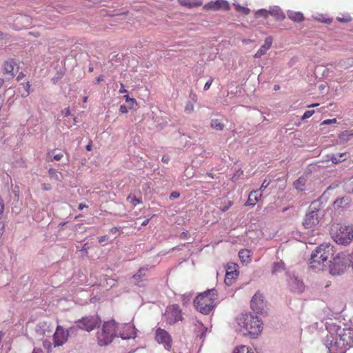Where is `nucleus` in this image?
I'll use <instances>...</instances> for the list:
<instances>
[{
	"label": "nucleus",
	"mask_w": 353,
	"mask_h": 353,
	"mask_svg": "<svg viewBox=\"0 0 353 353\" xmlns=\"http://www.w3.org/2000/svg\"><path fill=\"white\" fill-rule=\"evenodd\" d=\"M155 341L162 345L167 350H170L172 345V339L170 334L165 330L158 327L155 330Z\"/></svg>",
	"instance_id": "1a4fd4ad"
},
{
	"label": "nucleus",
	"mask_w": 353,
	"mask_h": 353,
	"mask_svg": "<svg viewBox=\"0 0 353 353\" xmlns=\"http://www.w3.org/2000/svg\"><path fill=\"white\" fill-rule=\"evenodd\" d=\"M119 92L120 94H123V93L127 92V90L125 89L124 85L122 83H121V88H120Z\"/></svg>",
	"instance_id": "13d9d810"
},
{
	"label": "nucleus",
	"mask_w": 353,
	"mask_h": 353,
	"mask_svg": "<svg viewBox=\"0 0 353 353\" xmlns=\"http://www.w3.org/2000/svg\"><path fill=\"white\" fill-rule=\"evenodd\" d=\"M63 154L61 153H59V154H55L54 157H53V160H55V161H59L61 160L62 158H63Z\"/></svg>",
	"instance_id": "864d4df0"
},
{
	"label": "nucleus",
	"mask_w": 353,
	"mask_h": 353,
	"mask_svg": "<svg viewBox=\"0 0 353 353\" xmlns=\"http://www.w3.org/2000/svg\"><path fill=\"white\" fill-rule=\"evenodd\" d=\"M88 208V206L87 205H85V204H83V203H80L79 205V209L80 210H83V208Z\"/></svg>",
	"instance_id": "680f3d73"
},
{
	"label": "nucleus",
	"mask_w": 353,
	"mask_h": 353,
	"mask_svg": "<svg viewBox=\"0 0 353 353\" xmlns=\"http://www.w3.org/2000/svg\"><path fill=\"white\" fill-rule=\"evenodd\" d=\"M348 260H349L350 263H351V265L353 268V251H352V253L349 256Z\"/></svg>",
	"instance_id": "052dcab7"
},
{
	"label": "nucleus",
	"mask_w": 353,
	"mask_h": 353,
	"mask_svg": "<svg viewBox=\"0 0 353 353\" xmlns=\"http://www.w3.org/2000/svg\"><path fill=\"white\" fill-rule=\"evenodd\" d=\"M306 183V179L304 176H301L296 179L293 185L295 189L299 191H303Z\"/></svg>",
	"instance_id": "5701e85b"
},
{
	"label": "nucleus",
	"mask_w": 353,
	"mask_h": 353,
	"mask_svg": "<svg viewBox=\"0 0 353 353\" xmlns=\"http://www.w3.org/2000/svg\"><path fill=\"white\" fill-rule=\"evenodd\" d=\"M284 270V263L282 261L275 262L272 265V273L276 274Z\"/></svg>",
	"instance_id": "bb28decb"
},
{
	"label": "nucleus",
	"mask_w": 353,
	"mask_h": 353,
	"mask_svg": "<svg viewBox=\"0 0 353 353\" xmlns=\"http://www.w3.org/2000/svg\"><path fill=\"white\" fill-rule=\"evenodd\" d=\"M179 3L182 6L188 8L198 7L201 6V0H178Z\"/></svg>",
	"instance_id": "6ab92c4d"
},
{
	"label": "nucleus",
	"mask_w": 353,
	"mask_h": 353,
	"mask_svg": "<svg viewBox=\"0 0 353 353\" xmlns=\"http://www.w3.org/2000/svg\"><path fill=\"white\" fill-rule=\"evenodd\" d=\"M43 189L44 190H50L51 189V185L50 183H43Z\"/></svg>",
	"instance_id": "4d7b16f0"
},
{
	"label": "nucleus",
	"mask_w": 353,
	"mask_h": 353,
	"mask_svg": "<svg viewBox=\"0 0 353 353\" xmlns=\"http://www.w3.org/2000/svg\"><path fill=\"white\" fill-rule=\"evenodd\" d=\"M147 269L143 268H140L138 272L133 275L132 279L136 281V284H139L143 281V279L147 276Z\"/></svg>",
	"instance_id": "4be33fe9"
},
{
	"label": "nucleus",
	"mask_w": 353,
	"mask_h": 353,
	"mask_svg": "<svg viewBox=\"0 0 353 353\" xmlns=\"http://www.w3.org/2000/svg\"><path fill=\"white\" fill-rule=\"evenodd\" d=\"M270 11H274V14H271L274 16L277 20L282 21L285 19V14L280 9H272Z\"/></svg>",
	"instance_id": "c85d7f7f"
},
{
	"label": "nucleus",
	"mask_w": 353,
	"mask_h": 353,
	"mask_svg": "<svg viewBox=\"0 0 353 353\" xmlns=\"http://www.w3.org/2000/svg\"><path fill=\"white\" fill-rule=\"evenodd\" d=\"M318 212L319 209L314 207L313 203L310 205L302 222V224L305 228H312L319 223Z\"/></svg>",
	"instance_id": "6e6552de"
},
{
	"label": "nucleus",
	"mask_w": 353,
	"mask_h": 353,
	"mask_svg": "<svg viewBox=\"0 0 353 353\" xmlns=\"http://www.w3.org/2000/svg\"><path fill=\"white\" fill-rule=\"evenodd\" d=\"M315 19L319 22H322L326 24H330L332 23V19L330 18L325 17L323 16H321L320 17H316Z\"/></svg>",
	"instance_id": "c9c22d12"
},
{
	"label": "nucleus",
	"mask_w": 353,
	"mask_h": 353,
	"mask_svg": "<svg viewBox=\"0 0 353 353\" xmlns=\"http://www.w3.org/2000/svg\"><path fill=\"white\" fill-rule=\"evenodd\" d=\"M124 98L126 102H131L133 104H137V101L135 100V99L130 98L129 95H125Z\"/></svg>",
	"instance_id": "a18cd8bd"
},
{
	"label": "nucleus",
	"mask_w": 353,
	"mask_h": 353,
	"mask_svg": "<svg viewBox=\"0 0 353 353\" xmlns=\"http://www.w3.org/2000/svg\"><path fill=\"white\" fill-rule=\"evenodd\" d=\"M262 193L259 192V190H252L248 195V200L246 201L245 205L246 206H254L261 199Z\"/></svg>",
	"instance_id": "2eb2a0df"
},
{
	"label": "nucleus",
	"mask_w": 353,
	"mask_h": 353,
	"mask_svg": "<svg viewBox=\"0 0 353 353\" xmlns=\"http://www.w3.org/2000/svg\"><path fill=\"white\" fill-rule=\"evenodd\" d=\"M21 85H23V87L24 88V89L26 90L25 93L21 94V97H26L30 94V87H31L30 83L29 81H27L25 83H21Z\"/></svg>",
	"instance_id": "72a5a7b5"
},
{
	"label": "nucleus",
	"mask_w": 353,
	"mask_h": 353,
	"mask_svg": "<svg viewBox=\"0 0 353 353\" xmlns=\"http://www.w3.org/2000/svg\"><path fill=\"white\" fill-rule=\"evenodd\" d=\"M232 205L233 201L228 200L222 203L219 209L221 212H225L228 210Z\"/></svg>",
	"instance_id": "2f4dec72"
},
{
	"label": "nucleus",
	"mask_w": 353,
	"mask_h": 353,
	"mask_svg": "<svg viewBox=\"0 0 353 353\" xmlns=\"http://www.w3.org/2000/svg\"><path fill=\"white\" fill-rule=\"evenodd\" d=\"M44 348L49 353L52 350V343L48 340H45L43 343Z\"/></svg>",
	"instance_id": "ea45409f"
},
{
	"label": "nucleus",
	"mask_w": 353,
	"mask_h": 353,
	"mask_svg": "<svg viewBox=\"0 0 353 353\" xmlns=\"http://www.w3.org/2000/svg\"><path fill=\"white\" fill-rule=\"evenodd\" d=\"M189 232L188 231H185L181 233L180 238L181 239H186L189 238Z\"/></svg>",
	"instance_id": "09e8293b"
},
{
	"label": "nucleus",
	"mask_w": 353,
	"mask_h": 353,
	"mask_svg": "<svg viewBox=\"0 0 353 353\" xmlns=\"http://www.w3.org/2000/svg\"><path fill=\"white\" fill-rule=\"evenodd\" d=\"M239 256L242 263H248L250 261L251 252L247 249L241 250L239 252Z\"/></svg>",
	"instance_id": "412c9836"
},
{
	"label": "nucleus",
	"mask_w": 353,
	"mask_h": 353,
	"mask_svg": "<svg viewBox=\"0 0 353 353\" xmlns=\"http://www.w3.org/2000/svg\"><path fill=\"white\" fill-rule=\"evenodd\" d=\"M217 299V291L212 288L199 294L194 300V305L197 311L208 314L215 307Z\"/></svg>",
	"instance_id": "20e7f679"
},
{
	"label": "nucleus",
	"mask_w": 353,
	"mask_h": 353,
	"mask_svg": "<svg viewBox=\"0 0 353 353\" xmlns=\"http://www.w3.org/2000/svg\"><path fill=\"white\" fill-rule=\"evenodd\" d=\"M205 10H223L228 11L230 9V6L226 0H216L212 1L203 7Z\"/></svg>",
	"instance_id": "ddd939ff"
},
{
	"label": "nucleus",
	"mask_w": 353,
	"mask_h": 353,
	"mask_svg": "<svg viewBox=\"0 0 353 353\" xmlns=\"http://www.w3.org/2000/svg\"><path fill=\"white\" fill-rule=\"evenodd\" d=\"M211 127L217 130H222L224 128V124L219 119H212L211 121Z\"/></svg>",
	"instance_id": "cd10ccee"
},
{
	"label": "nucleus",
	"mask_w": 353,
	"mask_h": 353,
	"mask_svg": "<svg viewBox=\"0 0 353 353\" xmlns=\"http://www.w3.org/2000/svg\"><path fill=\"white\" fill-rule=\"evenodd\" d=\"M314 113V110H307L302 117V119H306L311 117Z\"/></svg>",
	"instance_id": "79ce46f5"
},
{
	"label": "nucleus",
	"mask_w": 353,
	"mask_h": 353,
	"mask_svg": "<svg viewBox=\"0 0 353 353\" xmlns=\"http://www.w3.org/2000/svg\"><path fill=\"white\" fill-rule=\"evenodd\" d=\"M69 336V330H65L63 326L57 325L53 334L54 347L61 346L66 343Z\"/></svg>",
	"instance_id": "9d476101"
},
{
	"label": "nucleus",
	"mask_w": 353,
	"mask_h": 353,
	"mask_svg": "<svg viewBox=\"0 0 353 353\" xmlns=\"http://www.w3.org/2000/svg\"><path fill=\"white\" fill-rule=\"evenodd\" d=\"M272 44V38L271 37H266L265 43L263 45L268 50L271 48Z\"/></svg>",
	"instance_id": "4c0bfd02"
},
{
	"label": "nucleus",
	"mask_w": 353,
	"mask_h": 353,
	"mask_svg": "<svg viewBox=\"0 0 353 353\" xmlns=\"http://www.w3.org/2000/svg\"><path fill=\"white\" fill-rule=\"evenodd\" d=\"M32 353H43L42 350L40 349H34Z\"/></svg>",
	"instance_id": "774afa93"
},
{
	"label": "nucleus",
	"mask_w": 353,
	"mask_h": 353,
	"mask_svg": "<svg viewBox=\"0 0 353 353\" xmlns=\"http://www.w3.org/2000/svg\"><path fill=\"white\" fill-rule=\"evenodd\" d=\"M288 18L294 22L299 23L305 20L303 13L300 12L289 11L288 12Z\"/></svg>",
	"instance_id": "aec40b11"
},
{
	"label": "nucleus",
	"mask_w": 353,
	"mask_h": 353,
	"mask_svg": "<svg viewBox=\"0 0 353 353\" xmlns=\"http://www.w3.org/2000/svg\"><path fill=\"white\" fill-rule=\"evenodd\" d=\"M191 99L196 102L197 101V96L195 94H190Z\"/></svg>",
	"instance_id": "e2e57ef3"
},
{
	"label": "nucleus",
	"mask_w": 353,
	"mask_h": 353,
	"mask_svg": "<svg viewBox=\"0 0 353 353\" xmlns=\"http://www.w3.org/2000/svg\"><path fill=\"white\" fill-rule=\"evenodd\" d=\"M251 309L256 313H263L266 307V303L264 300L263 295L257 292L252 296L250 301Z\"/></svg>",
	"instance_id": "9b49d317"
},
{
	"label": "nucleus",
	"mask_w": 353,
	"mask_h": 353,
	"mask_svg": "<svg viewBox=\"0 0 353 353\" xmlns=\"http://www.w3.org/2000/svg\"><path fill=\"white\" fill-rule=\"evenodd\" d=\"M268 51V49H266L263 46H262L255 53L254 57L255 58H260L261 56L265 54L266 52Z\"/></svg>",
	"instance_id": "f704fd0d"
},
{
	"label": "nucleus",
	"mask_w": 353,
	"mask_h": 353,
	"mask_svg": "<svg viewBox=\"0 0 353 353\" xmlns=\"http://www.w3.org/2000/svg\"><path fill=\"white\" fill-rule=\"evenodd\" d=\"M334 254L335 250L332 245L321 244L311 254L310 268L314 272L324 270L326 268L330 267L333 261H335Z\"/></svg>",
	"instance_id": "f03ea898"
},
{
	"label": "nucleus",
	"mask_w": 353,
	"mask_h": 353,
	"mask_svg": "<svg viewBox=\"0 0 353 353\" xmlns=\"http://www.w3.org/2000/svg\"><path fill=\"white\" fill-rule=\"evenodd\" d=\"M134 328L130 324H119L114 320L105 321L101 331L97 333V341L99 345H107L112 343L115 337L123 339L134 336Z\"/></svg>",
	"instance_id": "f257e3e1"
},
{
	"label": "nucleus",
	"mask_w": 353,
	"mask_h": 353,
	"mask_svg": "<svg viewBox=\"0 0 353 353\" xmlns=\"http://www.w3.org/2000/svg\"><path fill=\"white\" fill-rule=\"evenodd\" d=\"M101 323V319L97 314L88 315L76 321V326L70 327V330L79 328L80 330L91 332L99 327Z\"/></svg>",
	"instance_id": "423d86ee"
},
{
	"label": "nucleus",
	"mask_w": 353,
	"mask_h": 353,
	"mask_svg": "<svg viewBox=\"0 0 353 353\" xmlns=\"http://www.w3.org/2000/svg\"><path fill=\"white\" fill-rule=\"evenodd\" d=\"M103 78H104L103 75L99 76L96 79L97 83H99L100 82L103 81Z\"/></svg>",
	"instance_id": "bf43d9fd"
},
{
	"label": "nucleus",
	"mask_w": 353,
	"mask_h": 353,
	"mask_svg": "<svg viewBox=\"0 0 353 353\" xmlns=\"http://www.w3.org/2000/svg\"><path fill=\"white\" fill-rule=\"evenodd\" d=\"M62 114L67 117H69L70 115V110L69 108H65L64 110H62Z\"/></svg>",
	"instance_id": "de8ad7c7"
},
{
	"label": "nucleus",
	"mask_w": 353,
	"mask_h": 353,
	"mask_svg": "<svg viewBox=\"0 0 353 353\" xmlns=\"http://www.w3.org/2000/svg\"><path fill=\"white\" fill-rule=\"evenodd\" d=\"M4 208H5V205H4L3 201L1 198H0V219H1L3 217Z\"/></svg>",
	"instance_id": "37998d69"
},
{
	"label": "nucleus",
	"mask_w": 353,
	"mask_h": 353,
	"mask_svg": "<svg viewBox=\"0 0 353 353\" xmlns=\"http://www.w3.org/2000/svg\"><path fill=\"white\" fill-rule=\"evenodd\" d=\"M350 200L347 197H341L333 203V207L335 210L344 209L348 206Z\"/></svg>",
	"instance_id": "a211bd4d"
},
{
	"label": "nucleus",
	"mask_w": 353,
	"mask_h": 353,
	"mask_svg": "<svg viewBox=\"0 0 353 353\" xmlns=\"http://www.w3.org/2000/svg\"><path fill=\"white\" fill-rule=\"evenodd\" d=\"M239 276L238 265L234 263H229L227 265L226 273L225 276V283L230 286Z\"/></svg>",
	"instance_id": "f8f14e48"
},
{
	"label": "nucleus",
	"mask_w": 353,
	"mask_h": 353,
	"mask_svg": "<svg viewBox=\"0 0 353 353\" xmlns=\"http://www.w3.org/2000/svg\"><path fill=\"white\" fill-rule=\"evenodd\" d=\"M119 230H120V228L119 227H114V228H112L110 230V232L112 233V234H115L117 232H119Z\"/></svg>",
	"instance_id": "5fc2aeb1"
},
{
	"label": "nucleus",
	"mask_w": 353,
	"mask_h": 353,
	"mask_svg": "<svg viewBox=\"0 0 353 353\" xmlns=\"http://www.w3.org/2000/svg\"><path fill=\"white\" fill-rule=\"evenodd\" d=\"M48 173L50 175V177L52 179H54L58 181H61V173L57 171L56 170H54L52 168H50L48 170Z\"/></svg>",
	"instance_id": "b1692460"
},
{
	"label": "nucleus",
	"mask_w": 353,
	"mask_h": 353,
	"mask_svg": "<svg viewBox=\"0 0 353 353\" xmlns=\"http://www.w3.org/2000/svg\"><path fill=\"white\" fill-rule=\"evenodd\" d=\"M233 5L237 12H241V13L243 14L244 15L249 14L250 10L248 8L242 6L240 4L236 3H234Z\"/></svg>",
	"instance_id": "a878e982"
},
{
	"label": "nucleus",
	"mask_w": 353,
	"mask_h": 353,
	"mask_svg": "<svg viewBox=\"0 0 353 353\" xmlns=\"http://www.w3.org/2000/svg\"><path fill=\"white\" fill-rule=\"evenodd\" d=\"M127 200L130 201L134 206L142 202L141 199H137L135 196L132 197L131 196H128Z\"/></svg>",
	"instance_id": "e433bc0d"
},
{
	"label": "nucleus",
	"mask_w": 353,
	"mask_h": 353,
	"mask_svg": "<svg viewBox=\"0 0 353 353\" xmlns=\"http://www.w3.org/2000/svg\"><path fill=\"white\" fill-rule=\"evenodd\" d=\"M331 234L334 240L339 244L347 245L353 239V227L352 225H333Z\"/></svg>",
	"instance_id": "39448f33"
},
{
	"label": "nucleus",
	"mask_w": 353,
	"mask_h": 353,
	"mask_svg": "<svg viewBox=\"0 0 353 353\" xmlns=\"http://www.w3.org/2000/svg\"><path fill=\"white\" fill-rule=\"evenodd\" d=\"M184 110H185V112L186 113H188V114L192 113L194 111V105H193V104L192 103H190V102H188L185 104Z\"/></svg>",
	"instance_id": "58836bf2"
},
{
	"label": "nucleus",
	"mask_w": 353,
	"mask_h": 353,
	"mask_svg": "<svg viewBox=\"0 0 353 353\" xmlns=\"http://www.w3.org/2000/svg\"><path fill=\"white\" fill-rule=\"evenodd\" d=\"M85 148L88 151H91L92 150V143H90L88 145H87Z\"/></svg>",
	"instance_id": "69168bd1"
},
{
	"label": "nucleus",
	"mask_w": 353,
	"mask_h": 353,
	"mask_svg": "<svg viewBox=\"0 0 353 353\" xmlns=\"http://www.w3.org/2000/svg\"><path fill=\"white\" fill-rule=\"evenodd\" d=\"M212 82H213V79H210L209 81H208L204 85V88H203L204 90H208L210 88Z\"/></svg>",
	"instance_id": "49530a36"
},
{
	"label": "nucleus",
	"mask_w": 353,
	"mask_h": 353,
	"mask_svg": "<svg viewBox=\"0 0 353 353\" xmlns=\"http://www.w3.org/2000/svg\"><path fill=\"white\" fill-rule=\"evenodd\" d=\"M167 324L173 325L183 319L181 310L177 304H172L167 307L163 316Z\"/></svg>",
	"instance_id": "0eeeda50"
},
{
	"label": "nucleus",
	"mask_w": 353,
	"mask_h": 353,
	"mask_svg": "<svg viewBox=\"0 0 353 353\" xmlns=\"http://www.w3.org/2000/svg\"><path fill=\"white\" fill-rule=\"evenodd\" d=\"M236 322L239 327V330L244 335L256 338L261 334L263 330V323L258 316L251 313H241L236 318Z\"/></svg>",
	"instance_id": "7ed1b4c3"
},
{
	"label": "nucleus",
	"mask_w": 353,
	"mask_h": 353,
	"mask_svg": "<svg viewBox=\"0 0 353 353\" xmlns=\"http://www.w3.org/2000/svg\"><path fill=\"white\" fill-rule=\"evenodd\" d=\"M119 110L121 113L128 112V108L125 105H121L119 108Z\"/></svg>",
	"instance_id": "8fccbe9b"
},
{
	"label": "nucleus",
	"mask_w": 353,
	"mask_h": 353,
	"mask_svg": "<svg viewBox=\"0 0 353 353\" xmlns=\"http://www.w3.org/2000/svg\"><path fill=\"white\" fill-rule=\"evenodd\" d=\"M149 221H150L149 219H145V221H143L141 225H143V226L147 225L149 223Z\"/></svg>",
	"instance_id": "338daca9"
},
{
	"label": "nucleus",
	"mask_w": 353,
	"mask_h": 353,
	"mask_svg": "<svg viewBox=\"0 0 353 353\" xmlns=\"http://www.w3.org/2000/svg\"><path fill=\"white\" fill-rule=\"evenodd\" d=\"M289 285L291 291L294 292L301 293L305 290L303 282L299 280L296 277H291L289 281Z\"/></svg>",
	"instance_id": "4468645a"
},
{
	"label": "nucleus",
	"mask_w": 353,
	"mask_h": 353,
	"mask_svg": "<svg viewBox=\"0 0 353 353\" xmlns=\"http://www.w3.org/2000/svg\"><path fill=\"white\" fill-rule=\"evenodd\" d=\"M270 14H274V11H270V10L261 9V10H259L256 12V15L257 17H263L265 19H267Z\"/></svg>",
	"instance_id": "c756f323"
},
{
	"label": "nucleus",
	"mask_w": 353,
	"mask_h": 353,
	"mask_svg": "<svg viewBox=\"0 0 353 353\" xmlns=\"http://www.w3.org/2000/svg\"><path fill=\"white\" fill-rule=\"evenodd\" d=\"M179 196H180V194L178 192H172L170 195V199H176V198L179 197Z\"/></svg>",
	"instance_id": "603ef678"
},
{
	"label": "nucleus",
	"mask_w": 353,
	"mask_h": 353,
	"mask_svg": "<svg viewBox=\"0 0 353 353\" xmlns=\"http://www.w3.org/2000/svg\"><path fill=\"white\" fill-rule=\"evenodd\" d=\"M169 160H170V159H169V157H167V156H163V157H162V161H163V162H165V163H168L169 162Z\"/></svg>",
	"instance_id": "0e129e2a"
},
{
	"label": "nucleus",
	"mask_w": 353,
	"mask_h": 353,
	"mask_svg": "<svg viewBox=\"0 0 353 353\" xmlns=\"http://www.w3.org/2000/svg\"><path fill=\"white\" fill-rule=\"evenodd\" d=\"M233 353H251L250 350L245 345H240L236 347L233 351Z\"/></svg>",
	"instance_id": "7c9ffc66"
},
{
	"label": "nucleus",
	"mask_w": 353,
	"mask_h": 353,
	"mask_svg": "<svg viewBox=\"0 0 353 353\" xmlns=\"http://www.w3.org/2000/svg\"><path fill=\"white\" fill-rule=\"evenodd\" d=\"M16 64L17 63L13 59H10L6 61L3 63V74H10L12 77H14V74L13 70Z\"/></svg>",
	"instance_id": "f3484780"
},
{
	"label": "nucleus",
	"mask_w": 353,
	"mask_h": 353,
	"mask_svg": "<svg viewBox=\"0 0 353 353\" xmlns=\"http://www.w3.org/2000/svg\"><path fill=\"white\" fill-rule=\"evenodd\" d=\"M336 123V119H326V120H324L323 122H322V125H329V124H332V123Z\"/></svg>",
	"instance_id": "c03bdc74"
},
{
	"label": "nucleus",
	"mask_w": 353,
	"mask_h": 353,
	"mask_svg": "<svg viewBox=\"0 0 353 353\" xmlns=\"http://www.w3.org/2000/svg\"><path fill=\"white\" fill-rule=\"evenodd\" d=\"M269 185H270V181H268L267 179H265L263 181V182L262 183L260 188L258 190H259V192L262 193V191L264 190L265 188H267Z\"/></svg>",
	"instance_id": "a19ab883"
},
{
	"label": "nucleus",
	"mask_w": 353,
	"mask_h": 353,
	"mask_svg": "<svg viewBox=\"0 0 353 353\" xmlns=\"http://www.w3.org/2000/svg\"><path fill=\"white\" fill-rule=\"evenodd\" d=\"M25 77V74L23 72H19L18 76L17 77V81H21L22 79H23Z\"/></svg>",
	"instance_id": "6e6d98bb"
},
{
	"label": "nucleus",
	"mask_w": 353,
	"mask_h": 353,
	"mask_svg": "<svg viewBox=\"0 0 353 353\" xmlns=\"http://www.w3.org/2000/svg\"><path fill=\"white\" fill-rule=\"evenodd\" d=\"M337 259L335 258V261H333V264L331 263V266L330 268V272L332 275H340L345 270L346 266L343 264L340 265L337 261Z\"/></svg>",
	"instance_id": "dca6fc26"
},
{
	"label": "nucleus",
	"mask_w": 353,
	"mask_h": 353,
	"mask_svg": "<svg viewBox=\"0 0 353 353\" xmlns=\"http://www.w3.org/2000/svg\"><path fill=\"white\" fill-rule=\"evenodd\" d=\"M108 239V237L107 235H103L98 237V241L100 243L107 241Z\"/></svg>",
	"instance_id": "3c124183"
},
{
	"label": "nucleus",
	"mask_w": 353,
	"mask_h": 353,
	"mask_svg": "<svg viewBox=\"0 0 353 353\" xmlns=\"http://www.w3.org/2000/svg\"><path fill=\"white\" fill-rule=\"evenodd\" d=\"M344 156H345V153H338L336 154H332V156L330 157V159L332 163L336 164L345 160V157H343Z\"/></svg>",
	"instance_id": "393cba45"
},
{
	"label": "nucleus",
	"mask_w": 353,
	"mask_h": 353,
	"mask_svg": "<svg viewBox=\"0 0 353 353\" xmlns=\"http://www.w3.org/2000/svg\"><path fill=\"white\" fill-rule=\"evenodd\" d=\"M336 20L341 23H347L352 21V17L350 14H346L342 15V17H338Z\"/></svg>",
	"instance_id": "473e14b6"
}]
</instances>
